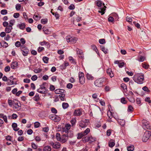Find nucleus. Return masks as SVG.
<instances>
[{
	"label": "nucleus",
	"mask_w": 151,
	"mask_h": 151,
	"mask_svg": "<svg viewBox=\"0 0 151 151\" xmlns=\"http://www.w3.org/2000/svg\"><path fill=\"white\" fill-rule=\"evenodd\" d=\"M135 82L139 84L143 83L144 79V75L142 73H139L134 75L133 78Z\"/></svg>",
	"instance_id": "obj_1"
},
{
	"label": "nucleus",
	"mask_w": 151,
	"mask_h": 151,
	"mask_svg": "<svg viewBox=\"0 0 151 151\" xmlns=\"http://www.w3.org/2000/svg\"><path fill=\"white\" fill-rule=\"evenodd\" d=\"M104 80L105 79L104 78L98 79L95 81L94 84L97 87H101L104 85L103 83Z\"/></svg>",
	"instance_id": "obj_2"
},
{
	"label": "nucleus",
	"mask_w": 151,
	"mask_h": 151,
	"mask_svg": "<svg viewBox=\"0 0 151 151\" xmlns=\"http://www.w3.org/2000/svg\"><path fill=\"white\" fill-rule=\"evenodd\" d=\"M46 84L45 82L43 83L40 86V88L37 90V91L42 94H45L47 93V90L45 87Z\"/></svg>",
	"instance_id": "obj_3"
},
{
	"label": "nucleus",
	"mask_w": 151,
	"mask_h": 151,
	"mask_svg": "<svg viewBox=\"0 0 151 151\" xmlns=\"http://www.w3.org/2000/svg\"><path fill=\"white\" fill-rule=\"evenodd\" d=\"M142 127L144 129H151L149 122L145 119H143L142 121Z\"/></svg>",
	"instance_id": "obj_4"
},
{
	"label": "nucleus",
	"mask_w": 151,
	"mask_h": 151,
	"mask_svg": "<svg viewBox=\"0 0 151 151\" xmlns=\"http://www.w3.org/2000/svg\"><path fill=\"white\" fill-rule=\"evenodd\" d=\"M71 125L69 124H66L64 127H62L61 128V131L63 132H65V133H68V134H70L71 133V131H69V129H70Z\"/></svg>",
	"instance_id": "obj_5"
},
{
	"label": "nucleus",
	"mask_w": 151,
	"mask_h": 151,
	"mask_svg": "<svg viewBox=\"0 0 151 151\" xmlns=\"http://www.w3.org/2000/svg\"><path fill=\"white\" fill-rule=\"evenodd\" d=\"M22 53L24 56H26L29 52V50L24 45H22L20 48Z\"/></svg>",
	"instance_id": "obj_6"
},
{
	"label": "nucleus",
	"mask_w": 151,
	"mask_h": 151,
	"mask_svg": "<svg viewBox=\"0 0 151 151\" xmlns=\"http://www.w3.org/2000/svg\"><path fill=\"white\" fill-rule=\"evenodd\" d=\"M89 124V120H84L81 121L79 123V126L81 128H84Z\"/></svg>",
	"instance_id": "obj_7"
},
{
	"label": "nucleus",
	"mask_w": 151,
	"mask_h": 151,
	"mask_svg": "<svg viewBox=\"0 0 151 151\" xmlns=\"http://www.w3.org/2000/svg\"><path fill=\"white\" fill-rule=\"evenodd\" d=\"M66 39L68 42H70L72 44L75 43L77 41L76 38L71 37L70 35L67 36L66 37Z\"/></svg>",
	"instance_id": "obj_8"
},
{
	"label": "nucleus",
	"mask_w": 151,
	"mask_h": 151,
	"mask_svg": "<svg viewBox=\"0 0 151 151\" xmlns=\"http://www.w3.org/2000/svg\"><path fill=\"white\" fill-rule=\"evenodd\" d=\"M151 132L149 131H146L145 132L142 137V140L144 142H147L151 135Z\"/></svg>",
	"instance_id": "obj_9"
},
{
	"label": "nucleus",
	"mask_w": 151,
	"mask_h": 151,
	"mask_svg": "<svg viewBox=\"0 0 151 151\" xmlns=\"http://www.w3.org/2000/svg\"><path fill=\"white\" fill-rule=\"evenodd\" d=\"M49 144L52 146L53 148L56 149L59 148L61 146L60 144L58 142H54L52 141H50L49 142Z\"/></svg>",
	"instance_id": "obj_10"
},
{
	"label": "nucleus",
	"mask_w": 151,
	"mask_h": 151,
	"mask_svg": "<svg viewBox=\"0 0 151 151\" xmlns=\"http://www.w3.org/2000/svg\"><path fill=\"white\" fill-rule=\"evenodd\" d=\"M90 131V129L88 128L84 132L78 133V139H80L83 137L86 136L89 132Z\"/></svg>",
	"instance_id": "obj_11"
},
{
	"label": "nucleus",
	"mask_w": 151,
	"mask_h": 151,
	"mask_svg": "<svg viewBox=\"0 0 151 151\" xmlns=\"http://www.w3.org/2000/svg\"><path fill=\"white\" fill-rule=\"evenodd\" d=\"M49 117L50 119L56 122L60 121L61 119L60 118L59 116L55 114H50Z\"/></svg>",
	"instance_id": "obj_12"
},
{
	"label": "nucleus",
	"mask_w": 151,
	"mask_h": 151,
	"mask_svg": "<svg viewBox=\"0 0 151 151\" xmlns=\"http://www.w3.org/2000/svg\"><path fill=\"white\" fill-rule=\"evenodd\" d=\"M68 135L63 134L62 135L60 141L62 143L66 142L68 139Z\"/></svg>",
	"instance_id": "obj_13"
},
{
	"label": "nucleus",
	"mask_w": 151,
	"mask_h": 151,
	"mask_svg": "<svg viewBox=\"0 0 151 151\" xmlns=\"http://www.w3.org/2000/svg\"><path fill=\"white\" fill-rule=\"evenodd\" d=\"M106 72L107 74L111 78H112L114 77V74L112 70V69L110 68H109L106 70Z\"/></svg>",
	"instance_id": "obj_14"
},
{
	"label": "nucleus",
	"mask_w": 151,
	"mask_h": 151,
	"mask_svg": "<svg viewBox=\"0 0 151 151\" xmlns=\"http://www.w3.org/2000/svg\"><path fill=\"white\" fill-rule=\"evenodd\" d=\"M69 63L68 62H64L63 64L60 65V67L61 69L62 70L65 69L66 68V67L69 65Z\"/></svg>",
	"instance_id": "obj_15"
},
{
	"label": "nucleus",
	"mask_w": 151,
	"mask_h": 151,
	"mask_svg": "<svg viewBox=\"0 0 151 151\" xmlns=\"http://www.w3.org/2000/svg\"><path fill=\"white\" fill-rule=\"evenodd\" d=\"M103 5L104 6V7H101L100 9V10H99V12L101 13L102 15L104 14L105 13V11L106 10L105 8L106 7L104 6V4H103Z\"/></svg>",
	"instance_id": "obj_16"
},
{
	"label": "nucleus",
	"mask_w": 151,
	"mask_h": 151,
	"mask_svg": "<svg viewBox=\"0 0 151 151\" xmlns=\"http://www.w3.org/2000/svg\"><path fill=\"white\" fill-rule=\"evenodd\" d=\"M13 28L11 26L9 25L8 27H6L5 29V31L6 33H10L11 30Z\"/></svg>",
	"instance_id": "obj_17"
},
{
	"label": "nucleus",
	"mask_w": 151,
	"mask_h": 151,
	"mask_svg": "<svg viewBox=\"0 0 151 151\" xmlns=\"http://www.w3.org/2000/svg\"><path fill=\"white\" fill-rule=\"evenodd\" d=\"M11 67L12 69H15L17 68L18 65V63L16 61L13 62L11 64Z\"/></svg>",
	"instance_id": "obj_18"
},
{
	"label": "nucleus",
	"mask_w": 151,
	"mask_h": 151,
	"mask_svg": "<svg viewBox=\"0 0 151 151\" xmlns=\"http://www.w3.org/2000/svg\"><path fill=\"white\" fill-rule=\"evenodd\" d=\"M17 124L15 123H13L12 124V127L14 130L16 131L19 129V128H17Z\"/></svg>",
	"instance_id": "obj_19"
},
{
	"label": "nucleus",
	"mask_w": 151,
	"mask_h": 151,
	"mask_svg": "<svg viewBox=\"0 0 151 151\" xmlns=\"http://www.w3.org/2000/svg\"><path fill=\"white\" fill-rule=\"evenodd\" d=\"M0 45L4 48H6L8 46V44L4 41L0 42Z\"/></svg>",
	"instance_id": "obj_20"
},
{
	"label": "nucleus",
	"mask_w": 151,
	"mask_h": 151,
	"mask_svg": "<svg viewBox=\"0 0 151 151\" xmlns=\"http://www.w3.org/2000/svg\"><path fill=\"white\" fill-rule=\"evenodd\" d=\"M64 91V90L60 89H57L55 90V93L57 94H60L61 93H63Z\"/></svg>",
	"instance_id": "obj_21"
},
{
	"label": "nucleus",
	"mask_w": 151,
	"mask_h": 151,
	"mask_svg": "<svg viewBox=\"0 0 151 151\" xmlns=\"http://www.w3.org/2000/svg\"><path fill=\"white\" fill-rule=\"evenodd\" d=\"M117 121L119 124L122 126H124L125 124V121L123 119H119Z\"/></svg>",
	"instance_id": "obj_22"
},
{
	"label": "nucleus",
	"mask_w": 151,
	"mask_h": 151,
	"mask_svg": "<svg viewBox=\"0 0 151 151\" xmlns=\"http://www.w3.org/2000/svg\"><path fill=\"white\" fill-rule=\"evenodd\" d=\"M51 147L48 145L45 147L43 149V151H51Z\"/></svg>",
	"instance_id": "obj_23"
},
{
	"label": "nucleus",
	"mask_w": 151,
	"mask_h": 151,
	"mask_svg": "<svg viewBox=\"0 0 151 151\" xmlns=\"http://www.w3.org/2000/svg\"><path fill=\"white\" fill-rule=\"evenodd\" d=\"M100 47L101 50L104 52L105 54H106L108 53L107 49H106L104 46H101Z\"/></svg>",
	"instance_id": "obj_24"
},
{
	"label": "nucleus",
	"mask_w": 151,
	"mask_h": 151,
	"mask_svg": "<svg viewBox=\"0 0 151 151\" xmlns=\"http://www.w3.org/2000/svg\"><path fill=\"white\" fill-rule=\"evenodd\" d=\"M85 77H82L79 78V83L81 84H83L85 83Z\"/></svg>",
	"instance_id": "obj_25"
},
{
	"label": "nucleus",
	"mask_w": 151,
	"mask_h": 151,
	"mask_svg": "<svg viewBox=\"0 0 151 151\" xmlns=\"http://www.w3.org/2000/svg\"><path fill=\"white\" fill-rule=\"evenodd\" d=\"M39 43L41 45H45L48 46V45H49V43L48 42H47L45 41H44L43 42H40Z\"/></svg>",
	"instance_id": "obj_26"
},
{
	"label": "nucleus",
	"mask_w": 151,
	"mask_h": 151,
	"mask_svg": "<svg viewBox=\"0 0 151 151\" xmlns=\"http://www.w3.org/2000/svg\"><path fill=\"white\" fill-rule=\"evenodd\" d=\"M65 94L63 93L60 94L59 97L61 101H64L65 99Z\"/></svg>",
	"instance_id": "obj_27"
},
{
	"label": "nucleus",
	"mask_w": 151,
	"mask_h": 151,
	"mask_svg": "<svg viewBox=\"0 0 151 151\" xmlns=\"http://www.w3.org/2000/svg\"><path fill=\"white\" fill-rule=\"evenodd\" d=\"M128 151H133L134 149V146L133 145L129 146L127 148Z\"/></svg>",
	"instance_id": "obj_28"
},
{
	"label": "nucleus",
	"mask_w": 151,
	"mask_h": 151,
	"mask_svg": "<svg viewBox=\"0 0 151 151\" xmlns=\"http://www.w3.org/2000/svg\"><path fill=\"white\" fill-rule=\"evenodd\" d=\"M0 118H2L5 122H7V117L6 116H4L3 114H0Z\"/></svg>",
	"instance_id": "obj_29"
},
{
	"label": "nucleus",
	"mask_w": 151,
	"mask_h": 151,
	"mask_svg": "<svg viewBox=\"0 0 151 151\" xmlns=\"http://www.w3.org/2000/svg\"><path fill=\"white\" fill-rule=\"evenodd\" d=\"M18 25H19L20 29L22 30L24 29L25 27V24L24 23H22L21 24H18Z\"/></svg>",
	"instance_id": "obj_30"
},
{
	"label": "nucleus",
	"mask_w": 151,
	"mask_h": 151,
	"mask_svg": "<svg viewBox=\"0 0 151 151\" xmlns=\"http://www.w3.org/2000/svg\"><path fill=\"white\" fill-rule=\"evenodd\" d=\"M121 87L124 90V91L125 92L126 91L125 90H126V91H127V86L124 83H122L121 84Z\"/></svg>",
	"instance_id": "obj_31"
},
{
	"label": "nucleus",
	"mask_w": 151,
	"mask_h": 151,
	"mask_svg": "<svg viewBox=\"0 0 151 151\" xmlns=\"http://www.w3.org/2000/svg\"><path fill=\"white\" fill-rule=\"evenodd\" d=\"M69 106L68 103H63L62 104V107L63 109H65L67 108Z\"/></svg>",
	"instance_id": "obj_32"
},
{
	"label": "nucleus",
	"mask_w": 151,
	"mask_h": 151,
	"mask_svg": "<svg viewBox=\"0 0 151 151\" xmlns=\"http://www.w3.org/2000/svg\"><path fill=\"white\" fill-rule=\"evenodd\" d=\"M86 76L88 80H92L93 79V77L91 74H90L88 73H87Z\"/></svg>",
	"instance_id": "obj_33"
},
{
	"label": "nucleus",
	"mask_w": 151,
	"mask_h": 151,
	"mask_svg": "<svg viewBox=\"0 0 151 151\" xmlns=\"http://www.w3.org/2000/svg\"><path fill=\"white\" fill-rule=\"evenodd\" d=\"M49 58L47 57H44L43 58V60L45 63H48Z\"/></svg>",
	"instance_id": "obj_34"
},
{
	"label": "nucleus",
	"mask_w": 151,
	"mask_h": 151,
	"mask_svg": "<svg viewBox=\"0 0 151 151\" xmlns=\"http://www.w3.org/2000/svg\"><path fill=\"white\" fill-rule=\"evenodd\" d=\"M142 65L143 68H144L146 69H147L149 66V65L147 64L145 62L142 64Z\"/></svg>",
	"instance_id": "obj_35"
},
{
	"label": "nucleus",
	"mask_w": 151,
	"mask_h": 151,
	"mask_svg": "<svg viewBox=\"0 0 151 151\" xmlns=\"http://www.w3.org/2000/svg\"><path fill=\"white\" fill-rule=\"evenodd\" d=\"M57 140L58 141H60V140L61 137L60 133H57L56 136Z\"/></svg>",
	"instance_id": "obj_36"
},
{
	"label": "nucleus",
	"mask_w": 151,
	"mask_h": 151,
	"mask_svg": "<svg viewBox=\"0 0 151 151\" xmlns=\"http://www.w3.org/2000/svg\"><path fill=\"white\" fill-rule=\"evenodd\" d=\"M97 6L99 7H101L102 6V2L100 0H99L96 1Z\"/></svg>",
	"instance_id": "obj_37"
},
{
	"label": "nucleus",
	"mask_w": 151,
	"mask_h": 151,
	"mask_svg": "<svg viewBox=\"0 0 151 151\" xmlns=\"http://www.w3.org/2000/svg\"><path fill=\"white\" fill-rule=\"evenodd\" d=\"M89 140H91V142H93L95 140V139L92 137H88L86 141H88Z\"/></svg>",
	"instance_id": "obj_38"
},
{
	"label": "nucleus",
	"mask_w": 151,
	"mask_h": 151,
	"mask_svg": "<svg viewBox=\"0 0 151 151\" xmlns=\"http://www.w3.org/2000/svg\"><path fill=\"white\" fill-rule=\"evenodd\" d=\"M108 112L109 111L110 113H114V111L112 109L110 105H108Z\"/></svg>",
	"instance_id": "obj_39"
},
{
	"label": "nucleus",
	"mask_w": 151,
	"mask_h": 151,
	"mask_svg": "<svg viewBox=\"0 0 151 151\" xmlns=\"http://www.w3.org/2000/svg\"><path fill=\"white\" fill-rule=\"evenodd\" d=\"M69 61L72 63H76L75 60L72 57H69L68 58Z\"/></svg>",
	"instance_id": "obj_40"
},
{
	"label": "nucleus",
	"mask_w": 151,
	"mask_h": 151,
	"mask_svg": "<svg viewBox=\"0 0 151 151\" xmlns=\"http://www.w3.org/2000/svg\"><path fill=\"white\" fill-rule=\"evenodd\" d=\"M40 98L39 96V95L38 94H36L34 97V100L35 101H38Z\"/></svg>",
	"instance_id": "obj_41"
},
{
	"label": "nucleus",
	"mask_w": 151,
	"mask_h": 151,
	"mask_svg": "<svg viewBox=\"0 0 151 151\" xmlns=\"http://www.w3.org/2000/svg\"><path fill=\"white\" fill-rule=\"evenodd\" d=\"M142 89L144 91L149 93L150 92V90H149L148 88L146 86H145L142 88Z\"/></svg>",
	"instance_id": "obj_42"
},
{
	"label": "nucleus",
	"mask_w": 151,
	"mask_h": 151,
	"mask_svg": "<svg viewBox=\"0 0 151 151\" xmlns=\"http://www.w3.org/2000/svg\"><path fill=\"white\" fill-rule=\"evenodd\" d=\"M6 84L8 85H11L12 84H14V83L13 81L7 80Z\"/></svg>",
	"instance_id": "obj_43"
},
{
	"label": "nucleus",
	"mask_w": 151,
	"mask_h": 151,
	"mask_svg": "<svg viewBox=\"0 0 151 151\" xmlns=\"http://www.w3.org/2000/svg\"><path fill=\"white\" fill-rule=\"evenodd\" d=\"M133 110V108L132 106L131 105H129L128 107V111L129 112H132Z\"/></svg>",
	"instance_id": "obj_44"
},
{
	"label": "nucleus",
	"mask_w": 151,
	"mask_h": 151,
	"mask_svg": "<svg viewBox=\"0 0 151 151\" xmlns=\"http://www.w3.org/2000/svg\"><path fill=\"white\" fill-rule=\"evenodd\" d=\"M1 13L2 15L7 14V11L6 9H3L1 11Z\"/></svg>",
	"instance_id": "obj_45"
},
{
	"label": "nucleus",
	"mask_w": 151,
	"mask_h": 151,
	"mask_svg": "<svg viewBox=\"0 0 151 151\" xmlns=\"http://www.w3.org/2000/svg\"><path fill=\"white\" fill-rule=\"evenodd\" d=\"M9 22L10 24L9 25L12 27L14 25L15 21L14 19L11 20Z\"/></svg>",
	"instance_id": "obj_46"
},
{
	"label": "nucleus",
	"mask_w": 151,
	"mask_h": 151,
	"mask_svg": "<svg viewBox=\"0 0 151 151\" xmlns=\"http://www.w3.org/2000/svg\"><path fill=\"white\" fill-rule=\"evenodd\" d=\"M76 51L77 52V54L79 55L83 54L82 51L81 50H80L79 49L77 48L76 49Z\"/></svg>",
	"instance_id": "obj_47"
},
{
	"label": "nucleus",
	"mask_w": 151,
	"mask_h": 151,
	"mask_svg": "<svg viewBox=\"0 0 151 151\" xmlns=\"http://www.w3.org/2000/svg\"><path fill=\"white\" fill-rule=\"evenodd\" d=\"M47 22V19H42L41 20V22L43 24H45Z\"/></svg>",
	"instance_id": "obj_48"
},
{
	"label": "nucleus",
	"mask_w": 151,
	"mask_h": 151,
	"mask_svg": "<svg viewBox=\"0 0 151 151\" xmlns=\"http://www.w3.org/2000/svg\"><path fill=\"white\" fill-rule=\"evenodd\" d=\"M91 47L92 49L97 53L98 50L96 45H93L91 46Z\"/></svg>",
	"instance_id": "obj_49"
},
{
	"label": "nucleus",
	"mask_w": 151,
	"mask_h": 151,
	"mask_svg": "<svg viewBox=\"0 0 151 151\" xmlns=\"http://www.w3.org/2000/svg\"><path fill=\"white\" fill-rule=\"evenodd\" d=\"M40 124L39 122H36L34 123V127L35 128H38L39 127Z\"/></svg>",
	"instance_id": "obj_50"
},
{
	"label": "nucleus",
	"mask_w": 151,
	"mask_h": 151,
	"mask_svg": "<svg viewBox=\"0 0 151 151\" xmlns=\"http://www.w3.org/2000/svg\"><path fill=\"white\" fill-rule=\"evenodd\" d=\"M121 101V102L124 104H126L127 102V101L125 100V99L124 98H122Z\"/></svg>",
	"instance_id": "obj_51"
},
{
	"label": "nucleus",
	"mask_w": 151,
	"mask_h": 151,
	"mask_svg": "<svg viewBox=\"0 0 151 151\" xmlns=\"http://www.w3.org/2000/svg\"><path fill=\"white\" fill-rule=\"evenodd\" d=\"M15 45L17 47H20L21 46L20 42L19 41H17L15 42Z\"/></svg>",
	"instance_id": "obj_52"
},
{
	"label": "nucleus",
	"mask_w": 151,
	"mask_h": 151,
	"mask_svg": "<svg viewBox=\"0 0 151 151\" xmlns=\"http://www.w3.org/2000/svg\"><path fill=\"white\" fill-rule=\"evenodd\" d=\"M42 71V69L40 68L35 69L34 70V72L35 73H39Z\"/></svg>",
	"instance_id": "obj_53"
},
{
	"label": "nucleus",
	"mask_w": 151,
	"mask_h": 151,
	"mask_svg": "<svg viewBox=\"0 0 151 151\" xmlns=\"http://www.w3.org/2000/svg\"><path fill=\"white\" fill-rule=\"evenodd\" d=\"M99 42L101 44H104L105 43V40L104 39H99Z\"/></svg>",
	"instance_id": "obj_54"
},
{
	"label": "nucleus",
	"mask_w": 151,
	"mask_h": 151,
	"mask_svg": "<svg viewBox=\"0 0 151 151\" xmlns=\"http://www.w3.org/2000/svg\"><path fill=\"white\" fill-rule=\"evenodd\" d=\"M10 70V67L9 66H6L4 68V71L6 72L9 71Z\"/></svg>",
	"instance_id": "obj_55"
},
{
	"label": "nucleus",
	"mask_w": 151,
	"mask_h": 151,
	"mask_svg": "<svg viewBox=\"0 0 151 151\" xmlns=\"http://www.w3.org/2000/svg\"><path fill=\"white\" fill-rule=\"evenodd\" d=\"M51 110V112L53 113H57V110L54 108H52Z\"/></svg>",
	"instance_id": "obj_56"
},
{
	"label": "nucleus",
	"mask_w": 151,
	"mask_h": 151,
	"mask_svg": "<svg viewBox=\"0 0 151 151\" xmlns=\"http://www.w3.org/2000/svg\"><path fill=\"white\" fill-rule=\"evenodd\" d=\"M34 19L36 21L39 20L40 19V17L38 15H34L33 16Z\"/></svg>",
	"instance_id": "obj_57"
},
{
	"label": "nucleus",
	"mask_w": 151,
	"mask_h": 151,
	"mask_svg": "<svg viewBox=\"0 0 151 151\" xmlns=\"http://www.w3.org/2000/svg\"><path fill=\"white\" fill-rule=\"evenodd\" d=\"M37 77L36 75H34L32 76L31 79L33 81H35L37 80Z\"/></svg>",
	"instance_id": "obj_58"
},
{
	"label": "nucleus",
	"mask_w": 151,
	"mask_h": 151,
	"mask_svg": "<svg viewBox=\"0 0 151 151\" xmlns=\"http://www.w3.org/2000/svg\"><path fill=\"white\" fill-rule=\"evenodd\" d=\"M44 49V48L43 47H39L38 48V52H40Z\"/></svg>",
	"instance_id": "obj_59"
},
{
	"label": "nucleus",
	"mask_w": 151,
	"mask_h": 151,
	"mask_svg": "<svg viewBox=\"0 0 151 151\" xmlns=\"http://www.w3.org/2000/svg\"><path fill=\"white\" fill-rule=\"evenodd\" d=\"M70 122L72 125H74L76 122V119L75 118H74L71 119L70 121Z\"/></svg>",
	"instance_id": "obj_60"
},
{
	"label": "nucleus",
	"mask_w": 151,
	"mask_h": 151,
	"mask_svg": "<svg viewBox=\"0 0 151 151\" xmlns=\"http://www.w3.org/2000/svg\"><path fill=\"white\" fill-rule=\"evenodd\" d=\"M126 20L127 22H131L132 21V19L131 17L127 16L126 17Z\"/></svg>",
	"instance_id": "obj_61"
},
{
	"label": "nucleus",
	"mask_w": 151,
	"mask_h": 151,
	"mask_svg": "<svg viewBox=\"0 0 151 151\" xmlns=\"http://www.w3.org/2000/svg\"><path fill=\"white\" fill-rule=\"evenodd\" d=\"M114 145L115 143L114 142H111L109 143V146L110 147H113L114 146Z\"/></svg>",
	"instance_id": "obj_62"
},
{
	"label": "nucleus",
	"mask_w": 151,
	"mask_h": 151,
	"mask_svg": "<svg viewBox=\"0 0 151 151\" xmlns=\"http://www.w3.org/2000/svg\"><path fill=\"white\" fill-rule=\"evenodd\" d=\"M73 84L71 83H69L67 84L66 87L69 89H70L73 87Z\"/></svg>",
	"instance_id": "obj_63"
},
{
	"label": "nucleus",
	"mask_w": 151,
	"mask_h": 151,
	"mask_svg": "<svg viewBox=\"0 0 151 151\" xmlns=\"http://www.w3.org/2000/svg\"><path fill=\"white\" fill-rule=\"evenodd\" d=\"M31 146L34 149H36L37 148V146L34 143H31Z\"/></svg>",
	"instance_id": "obj_64"
}]
</instances>
